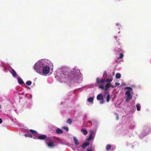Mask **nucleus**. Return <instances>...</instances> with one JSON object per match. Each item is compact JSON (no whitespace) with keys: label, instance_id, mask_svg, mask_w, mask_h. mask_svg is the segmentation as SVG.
<instances>
[{"label":"nucleus","instance_id":"4c0bfd02","mask_svg":"<svg viewBox=\"0 0 151 151\" xmlns=\"http://www.w3.org/2000/svg\"><path fill=\"white\" fill-rule=\"evenodd\" d=\"M118 45L119 46L120 45H121L122 44L121 43H119V42H118Z\"/></svg>","mask_w":151,"mask_h":151},{"label":"nucleus","instance_id":"37998d69","mask_svg":"<svg viewBox=\"0 0 151 151\" xmlns=\"http://www.w3.org/2000/svg\"><path fill=\"white\" fill-rule=\"evenodd\" d=\"M117 119H118V116H117Z\"/></svg>","mask_w":151,"mask_h":151},{"label":"nucleus","instance_id":"7ed1b4c3","mask_svg":"<svg viewBox=\"0 0 151 151\" xmlns=\"http://www.w3.org/2000/svg\"><path fill=\"white\" fill-rule=\"evenodd\" d=\"M55 142H56L50 137H48L45 140L46 145L50 148H53L55 147L56 145V144H54Z\"/></svg>","mask_w":151,"mask_h":151},{"label":"nucleus","instance_id":"f704fd0d","mask_svg":"<svg viewBox=\"0 0 151 151\" xmlns=\"http://www.w3.org/2000/svg\"><path fill=\"white\" fill-rule=\"evenodd\" d=\"M53 139L54 140H58V138L55 137H53Z\"/></svg>","mask_w":151,"mask_h":151},{"label":"nucleus","instance_id":"423d86ee","mask_svg":"<svg viewBox=\"0 0 151 151\" xmlns=\"http://www.w3.org/2000/svg\"><path fill=\"white\" fill-rule=\"evenodd\" d=\"M125 94L127 95L126 97V101H128L132 99V96L131 94L130 91H127L125 93Z\"/></svg>","mask_w":151,"mask_h":151},{"label":"nucleus","instance_id":"0eeeda50","mask_svg":"<svg viewBox=\"0 0 151 151\" xmlns=\"http://www.w3.org/2000/svg\"><path fill=\"white\" fill-rule=\"evenodd\" d=\"M50 71V68L49 66H47L46 65L43 68L41 71L43 74H48Z\"/></svg>","mask_w":151,"mask_h":151},{"label":"nucleus","instance_id":"5701e85b","mask_svg":"<svg viewBox=\"0 0 151 151\" xmlns=\"http://www.w3.org/2000/svg\"><path fill=\"white\" fill-rule=\"evenodd\" d=\"M136 107H137V110L138 111H139L140 110V105L139 104H137V105H136Z\"/></svg>","mask_w":151,"mask_h":151},{"label":"nucleus","instance_id":"2f4dec72","mask_svg":"<svg viewBox=\"0 0 151 151\" xmlns=\"http://www.w3.org/2000/svg\"><path fill=\"white\" fill-rule=\"evenodd\" d=\"M63 128L64 129L67 131H68L69 129L66 126L64 127Z\"/></svg>","mask_w":151,"mask_h":151},{"label":"nucleus","instance_id":"b1692460","mask_svg":"<svg viewBox=\"0 0 151 151\" xmlns=\"http://www.w3.org/2000/svg\"><path fill=\"white\" fill-rule=\"evenodd\" d=\"M24 135L26 137H29L32 138V135L29 133L26 134H25Z\"/></svg>","mask_w":151,"mask_h":151},{"label":"nucleus","instance_id":"f03ea898","mask_svg":"<svg viewBox=\"0 0 151 151\" xmlns=\"http://www.w3.org/2000/svg\"><path fill=\"white\" fill-rule=\"evenodd\" d=\"M46 65L43 62H40L38 64H37L34 66V68L36 71L39 73H41V71L44 68Z\"/></svg>","mask_w":151,"mask_h":151},{"label":"nucleus","instance_id":"e433bc0d","mask_svg":"<svg viewBox=\"0 0 151 151\" xmlns=\"http://www.w3.org/2000/svg\"><path fill=\"white\" fill-rule=\"evenodd\" d=\"M2 119L1 118H0V124L1 123H2Z\"/></svg>","mask_w":151,"mask_h":151},{"label":"nucleus","instance_id":"ddd939ff","mask_svg":"<svg viewBox=\"0 0 151 151\" xmlns=\"http://www.w3.org/2000/svg\"><path fill=\"white\" fill-rule=\"evenodd\" d=\"M73 139L75 145H78L79 144V142L77 139L75 137H73Z\"/></svg>","mask_w":151,"mask_h":151},{"label":"nucleus","instance_id":"a211bd4d","mask_svg":"<svg viewBox=\"0 0 151 151\" xmlns=\"http://www.w3.org/2000/svg\"><path fill=\"white\" fill-rule=\"evenodd\" d=\"M72 75L74 76L73 77V79H75L76 77L77 76V74H76V71H73L72 72Z\"/></svg>","mask_w":151,"mask_h":151},{"label":"nucleus","instance_id":"2eb2a0df","mask_svg":"<svg viewBox=\"0 0 151 151\" xmlns=\"http://www.w3.org/2000/svg\"><path fill=\"white\" fill-rule=\"evenodd\" d=\"M18 83L19 84H22L24 83V81L22 79L20 78H18Z\"/></svg>","mask_w":151,"mask_h":151},{"label":"nucleus","instance_id":"412c9836","mask_svg":"<svg viewBox=\"0 0 151 151\" xmlns=\"http://www.w3.org/2000/svg\"><path fill=\"white\" fill-rule=\"evenodd\" d=\"M93 98L92 97H90L88 99V101L90 102H92L93 101Z\"/></svg>","mask_w":151,"mask_h":151},{"label":"nucleus","instance_id":"c756f323","mask_svg":"<svg viewBox=\"0 0 151 151\" xmlns=\"http://www.w3.org/2000/svg\"><path fill=\"white\" fill-rule=\"evenodd\" d=\"M89 133H90V135L92 136V135H93V134L94 133V131L93 130H91L89 131Z\"/></svg>","mask_w":151,"mask_h":151},{"label":"nucleus","instance_id":"a19ab883","mask_svg":"<svg viewBox=\"0 0 151 151\" xmlns=\"http://www.w3.org/2000/svg\"><path fill=\"white\" fill-rule=\"evenodd\" d=\"M88 123H91V121H89L88 122Z\"/></svg>","mask_w":151,"mask_h":151},{"label":"nucleus","instance_id":"4468645a","mask_svg":"<svg viewBox=\"0 0 151 151\" xmlns=\"http://www.w3.org/2000/svg\"><path fill=\"white\" fill-rule=\"evenodd\" d=\"M11 73L12 74V75L14 77H15L16 76V75H17V73H16V72L13 69H12V71L11 72Z\"/></svg>","mask_w":151,"mask_h":151},{"label":"nucleus","instance_id":"c85d7f7f","mask_svg":"<svg viewBox=\"0 0 151 151\" xmlns=\"http://www.w3.org/2000/svg\"><path fill=\"white\" fill-rule=\"evenodd\" d=\"M29 131L31 133L34 134H36L37 132L36 131L31 129L29 130Z\"/></svg>","mask_w":151,"mask_h":151},{"label":"nucleus","instance_id":"f8f14e48","mask_svg":"<svg viewBox=\"0 0 151 151\" xmlns=\"http://www.w3.org/2000/svg\"><path fill=\"white\" fill-rule=\"evenodd\" d=\"M56 132L58 134H61L63 132V131L61 129L58 128L56 129Z\"/></svg>","mask_w":151,"mask_h":151},{"label":"nucleus","instance_id":"6e6552de","mask_svg":"<svg viewBox=\"0 0 151 151\" xmlns=\"http://www.w3.org/2000/svg\"><path fill=\"white\" fill-rule=\"evenodd\" d=\"M38 139H46L47 136L46 135H41L37 137Z\"/></svg>","mask_w":151,"mask_h":151},{"label":"nucleus","instance_id":"58836bf2","mask_svg":"<svg viewBox=\"0 0 151 151\" xmlns=\"http://www.w3.org/2000/svg\"><path fill=\"white\" fill-rule=\"evenodd\" d=\"M87 151H92L91 149H88L87 150Z\"/></svg>","mask_w":151,"mask_h":151},{"label":"nucleus","instance_id":"1a4fd4ad","mask_svg":"<svg viewBox=\"0 0 151 151\" xmlns=\"http://www.w3.org/2000/svg\"><path fill=\"white\" fill-rule=\"evenodd\" d=\"M96 98L98 100H100L103 99V96L102 94H99L97 95Z\"/></svg>","mask_w":151,"mask_h":151},{"label":"nucleus","instance_id":"f257e3e1","mask_svg":"<svg viewBox=\"0 0 151 151\" xmlns=\"http://www.w3.org/2000/svg\"><path fill=\"white\" fill-rule=\"evenodd\" d=\"M68 74V73L67 72H64L61 73L60 76H59V79L61 82H65L68 78H71V76H69Z\"/></svg>","mask_w":151,"mask_h":151},{"label":"nucleus","instance_id":"a878e982","mask_svg":"<svg viewBox=\"0 0 151 151\" xmlns=\"http://www.w3.org/2000/svg\"><path fill=\"white\" fill-rule=\"evenodd\" d=\"M26 84L28 86H30L32 84V82L30 81H27L26 82Z\"/></svg>","mask_w":151,"mask_h":151},{"label":"nucleus","instance_id":"7c9ffc66","mask_svg":"<svg viewBox=\"0 0 151 151\" xmlns=\"http://www.w3.org/2000/svg\"><path fill=\"white\" fill-rule=\"evenodd\" d=\"M120 83H118L117 82H116L115 83V85L113 86L114 87V88L116 87V86L119 85Z\"/></svg>","mask_w":151,"mask_h":151},{"label":"nucleus","instance_id":"473e14b6","mask_svg":"<svg viewBox=\"0 0 151 151\" xmlns=\"http://www.w3.org/2000/svg\"><path fill=\"white\" fill-rule=\"evenodd\" d=\"M101 101L100 102V104H103L104 103V100L103 99L100 100Z\"/></svg>","mask_w":151,"mask_h":151},{"label":"nucleus","instance_id":"c9c22d12","mask_svg":"<svg viewBox=\"0 0 151 151\" xmlns=\"http://www.w3.org/2000/svg\"><path fill=\"white\" fill-rule=\"evenodd\" d=\"M114 37L115 39H116V41H117V42H118V40H117L116 39V38H117V36H115Z\"/></svg>","mask_w":151,"mask_h":151},{"label":"nucleus","instance_id":"cd10ccee","mask_svg":"<svg viewBox=\"0 0 151 151\" xmlns=\"http://www.w3.org/2000/svg\"><path fill=\"white\" fill-rule=\"evenodd\" d=\"M93 138L92 136L89 135L88 138L87 139V140L88 141H91Z\"/></svg>","mask_w":151,"mask_h":151},{"label":"nucleus","instance_id":"79ce46f5","mask_svg":"<svg viewBox=\"0 0 151 151\" xmlns=\"http://www.w3.org/2000/svg\"><path fill=\"white\" fill-rule=\"evenodd\" d=\"M118 24H118V23H117L116 24V26H118Z\"/></svg>","mask_w":151,"mask_h":151},{"label":"nucleus","instance_id":"6ab92c4d","mask_svg":"<svg viewBox=\"0 0 151 151\" xmlns=\"http://www.w3.org/2000/svg\"><path fill=\"white\" fill-rule=\"evenodd\" d=\"M73 119L71 118H69L67 121L66 122L67 123H68L69 124H71L72 122Z\"/></svg>","mask_w":151,"mask_h":151},{"label":"nucleus","instance_id":"dca6fc26","mask_svg":"<svg viewBox=\"0 0 151 151\" xmlns=\"http://www.w3.org/2000/svg\"><path fill=\"white\" fill-rule=\"evenodd\" d=\"M145 134H147L149 131H150V128L149 127H145Z\"/></svg>","mask_w":151,"mask_h":151},{"label":"nucleus","instance_id":"39448f33","mask_svg":"<svg viewBox=\"0 0 151 151\" xmlns=\"http://www.w3.org/2000/svg\"><path fill=\"white\" fill-rule=\"evenodd\" d=\"M112 81V79L109 78H107L106 80L103 79L100 80L99 78H97L96 79V82L98 84H99L100 83H103L105 82H110L111 81Z\"/></svg>","mask_w":151,"mask_h":151},{"label":"nucleus","instance_id":"9d476101","mask_svg":"<svg viewBox=\"0 0 151 151\" xmlns=\"http://www.w3.org/2000/svg\"><path fill=\"white\" fill-rule=\"evenodd\" d=\"M89 144L90 143L88 142H87L85 143H84L82 145V147L83 148H85L86 147H87L89 145Z\"/></svg>","mask_w":151,"mask_h":151},{"label":"nucleus","instance_id":"20e7f679","mask_svg":"<svg viewBox=\"0 0 151 151\" xmlns=\"http://www.w3.org/2000/svg\"><path fill=\"white\" fill-rule=\"evenodd\" d=\"M110 87H112V88H114V87L113 85H111L110 83H108L106 84L105 86L104 85L100 84L99 86V88L102 89H104L105 91H106Z\"/></svg>","mask_w":151,"mask_h":151},{"label":"nucleus","instance_id":"f3484780","mask_svg":"<svg viewBox=\"0 0 151 151\" xmlns=\"http://www.w3.org/2000/svg\"><path fill=\"white\" fill-rule=\"evenodd\" d=\"M114 52H122V49L117 48H115L114 50Z\"/></svg>","mask_w":151,"mask_h":151},{"label":"nucleus","instance_id":"393cba45","mask_svg":"<svg viewBox=\"0 0 151 151\" xmlns=\"http://www.w3.org/2000/svg\"><path fill=\"white\" fill-rule=\"evenodd\" d=\"M110 95L109 93L107 94L106 97V101L108 102L110 100Z\"/></svg>","mask_w":151,"mask_h":151},{"label":"nucleus","instance_id":"aec40b11","mask_svg":"<svg viewBox=\"0 0 151 151\" xmlns=\"http://www.w3.org/2000/svg\"><path fill=\"white\" fill-rule=\"evenodd\" d=\"M111 147V146L110 145H107L106 146V149L107 150H109Z\"/></svg>","mask_w":151,"mask_h":151},{"label":"nucleus","instance_id":"c03bdc74","mask_svg":"<svg viewBox=\"0 0 151 151\" xmlns=\"http://www.w3.org/2000/svg\"><path fill=\"white\" fill-rule=\"evenodd\" d=\"M1 108V105H0V109Z\"/></svg>","mask_w":151,"mask_h":151},{"label":"nucleus","instance_id":"4be33fe9","mask_svg":"<svg viewBox=\"0 0 151 151\" xmlns=\"http://www.w3.org/2000/svg\"><path fill=\"white\" fill-rule=\"evenodd\" d=\"M116 78L117 79H119L121 78L120 74L119 73H117L116 75Z\"/></svg>","mask_w":151,"mask_h":151},{"label":"nucleus","instance_id":"72a5a7b5","mask_svg":"<svg viewBox=\"0 0 151 151\" xmlns=\"http://www.w3.org/2000/svg\"><path fill=\"white\" fill-rule=\"evenodd\" d=\"M126 88L128 89H131L132 90V88L130 87H127L125 88Z\"/></svg>","mask_w":151,"mask_h":151},{"label":"nucleus","instance_id":"9b49d317","mask_svg":"<svg viewBox=\"0 0 151 151\" xmlns=\"http://www.w3.org/2000/svg\"><path fill=\"white\" fill-rule=\"evenodd\" d=\"M81 132L83 134L85 135L87 134L88 133L87 130L83 128L82 129H81Z\"/></svg>","mask_w":151,"mask_h":151},{"label":"nucleus","instance_id":"ea45409f","mask_svg":"<svg viewBox=\"0 0 151 151\" xmlns=\"http://www.w3.org/2000/svg\"><path fill=\"white\" fill-rule=\"evenodd\" d=\"M106 71H104V74H106Z\"/></svg>","mask_w":151,"mask_h":151},{"label":"nucleus","instance_id":"bb28decb","mask_svg":"<svg viewBox=\"0 0 151 151\" xmlns=\"http://www.w3.org/2000/svg\"><path fill=\"white\" fill-rule=\"evenodd\" d=\"M123 56H124V55H123V53H121L119 57V58H118L117 59H119L122 58L123 57Z\"/></svg>","mask_w":151,"mask_h":151}]
</instances>
